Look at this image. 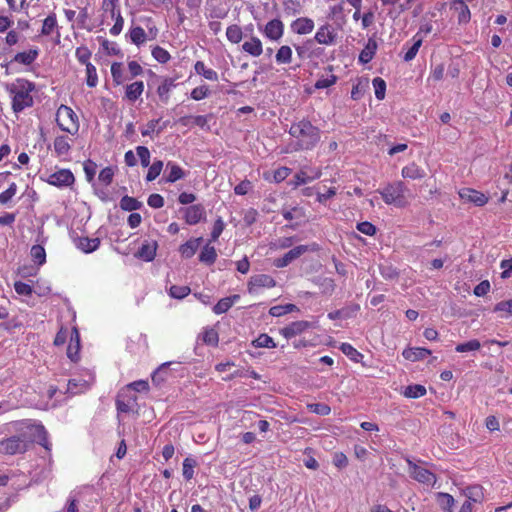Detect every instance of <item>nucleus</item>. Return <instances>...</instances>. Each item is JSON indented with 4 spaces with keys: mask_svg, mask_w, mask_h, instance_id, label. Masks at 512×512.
Here are the masks:
<instances>
[{
    "mask_svg": "<svg viewBox=\"0 0 512 512\" xmlns=\"http://www.w3.org/2000/svg\"><path fill=\"white\" fill-rule=\"evenodd\" d=\"M413 39H414L413 45L408 49V51L404 54V57H403V60L406 62H409L416 57V55L419 51V48L422 45V38H417V35H415Z\"/></svg>",
    "mask_w": 512,
    "mask_h": 512,
    "instance_id": "3c124183",
    "label": "nucleus"
},
{
    "mask_svg": "<svg viewBox=\"0 0 512 512\" xmlns=\"http://www.w3.org/2000/svg\"><path fill=\"white\" fill-rule=\"evenodd\" d=\"M431 354V351L422 347H413L404 349L402 356L409 361L415 362L424 359Z\"/></svg>",
    "mask_w": 512,
    "mask_h": 512,
    "instance_id": "4be33fe9",
    "label": "nucleus"
},
{
    "mask_svg": "<svg viewBox=\"0 0 512 512\" xmlns=\"http://www.w3.org/2000/svg\"><path fill=\"white\" fill-rule=\"evenodd\" d=\"M481 348V343L477 339H472L465 343H460L456 346L455 350L458 353L477 351Z\"/></svg>",
    "mask_w": 512,
    "mask_h": 512,
    "instance_id": "09e8293b",
    "label": "nucleus"
},
{
    "mask_svg": "<svg viewBox=\"0 0 512 512\" xmlns=\"http://www.w3.org/2000/svg\"><path fill=\"white\" fill-rule=\"evenodd\" d=\"M56 122L62 131L70 133L71 135L77 134L79 130L78 116L66 105H61L58 108Z\"/></svg>",
    "mask_w": 512,
    "mask_h": 512,
    "instance_id": "20e7f679",
    "label": "nucleus"
},
{
    "mask_svg": "<svg viewBox=\"0 0 512 512\" xmlns=\"http://www.w3.org/2000/svg\"><path fill=\"white\" fill-rule=\"evenodd\" d=\"M16 192L17 185L16 183L12 182L5 191L0 193V203L7 204L16 195Z\"/></svg>",
    "mask_w": 512,
    "mask_h": 512,
    "instance_id": "052dcab7",
    "label": "nucleus"
},
{
    "mask_svg": "<svg viewBox=\"0 0 512 512\" xmlns=\"http://www.w3.org/2000/svg\"><path fill=\"white\" fill-rule=\"evenodd\" d=\"M190 291L191 290L188 286L173 285L169 289V295L172 298L183 299L184 297L189 295Z\"/></svg>",
    "mask_w": 512,
    "mask_h": 512,
    "instance_id": "13d9d810",
    "label": "nucleus"
},
{
    "mask_svg": "<svg viewBox=\"0 0 512 512\" xmlns=\"http://www.w3.org/2000/svg\"><path fill=\"white\" fill-rule=\"evenodd\" d=\"M27 450V444L20 436H12L0 441V452L6 455L24 453Z\"/></svg>",
    "mask_w": 512,
    "mask_h": 512,
    "instance_id": "0eeeda50",
    "label": "nucleus"
},
{
    "mask_svg": "<svg viewBox=\"0 0 512 512\" xmlns=\"http://www.w3.org/2000/svg\"><path fill=\"white\" fill-rule=\"evenodd\" d=\"M299 311V308L294 304L276 305L270 308L269 314L273 317H280L287 313Z\"/></svg>",
    "mask_w": 512,
    "mask_h": 512,
    "instance_id": "473e14b6",
    "label": "nucleus"
},
{
    "mask_svg": "<svg viewBox=\"0 0 512 512\" xmlns=\"http://www.w3.org/2000/svg\"><path fill=\"white\" fill-rule=\"evenodd\" d=\"M426 394V388L420 384L408 385L405 387L403 395L407 398H420Z\"/></svg>",
    "mask_w": 512,
    "mask_h": 512,
    "instance_id": "f704fd0d",
    "label": "nucleus"
},
{
    "mask_svg": "<svg viewBox=\"0 0 512 512\" xmlns=\"http://www.w3.org/2000/svg\"><path fill=\"white\" fill-rule=\"evenodd\" d=\"M406 461L409 467V474L414 480L428 486H433L435 484L436 476L434 473L424 467L418 466L409 458H407Z\"/></svg>",
    "mask_w": 512,
    "mask_h": 512,
    "instance_id": "39448f33",
    "label": "nucleus"
},
{
    "mask_svg": "<svg viewBox=\"0 0 512 512\" xmlns=\"http://www.w3.org/2000/svg\"><path fill=\"white\" fill-rule=\"evenodd\" d=\"M467 500L472 502H481L483 498L482 488L480 486H471L466 489Z\"/></svg>",
    "mask_w": 512,
    "mask_h": 512,
    "instance_id": "5fc2aeb1",
    "label": "nucleus"
},
{
    "mask_svg": "<svg viewBox=\"0 0 512 512\" xmlns=\"http://www.w3.org/2000/svg\"><path fill=\"white\" fill-rule=\"evenodd\" d=\"M30 254L33 261L38 265H43L46 262V252L43 246L33 245Z\"/></svg>",
    "mask_w": 512,
    "mask_h": 512,
    "instance_id": "c03bdc74",
    "label": "nucleus"
},
{
    "mask_svg": "<svg viewBox=\"0 0 512 512\" xmlns=\"http://www.w3.org/2000/svg\"><path fill=\"white\" fill-rule=\"evenodd\" d=\"M377 47V42L373 38H369L364 49L359 54V62L362 64L370 62L377 51Z\"/></svg>",
    "mask_w": 512,
    "mask_h": 512,
    "instance_id": "bb28decb",
    "label": "nucleus"
},
{
    "mask_svg": "<svg viewBox=\"0 0 512 512\" xmlns=\"http://www.w3.org/2000/svg\"><path fill=\"white\" fill-rule=\"evenodd\" d=\"M86 66V83L89 87L93 88L98 83V76L96 67L92 63H87Z\"/></svg>",
    "mask_w": 512,
    "mask_h": 512,
    "instance_id": "603ef678",
    "label": "nucleus"
},
{
    "mask_svg": "<svg viewBox=\"0 0 512 512\" xmlns=\"http://www.w3.org/2000/svg\"><path fill=\"white\" fill-rule=\"evenodd\" d=\"M276 285V281L267 274H257L250 278L248 282V292L255 294L260 288H272Z\"/></svg>",
    "mask_w": 512,
    "mask_h": 512,
    "instance_id": "9d476101",
    "label": "nucleus"
},
{
    "mask_svg": "<svg viewBox=\"0 0 512 512\" xmlns=\"http://www.w3.org/2000/svg\"><path fill=\"white\" fill-rule=\"evenodd\" d=\"M401 174L404 178L417 180L422 179L426 176V172L423 168L412 162L402 168Z\"/></svg>",
    "mask_w": 512,
    "mask_h": 512,
    "instance_id": "b1692460",
    "label": "nucleus"
},
{
    "mask_svg": "<svg viewBox=\"0 0 512 512\" xmlns=\"http://www.w3.org/2000/svg\"><path fill=\"white\" fill-rule=\"evenodd\" d=\"M408 192V188L402 181L389 183L378 190V193L386 204L394 205L398 208H404L409 204Z\"/></svg>",
    "mask_w": 512,
    "mask_h": 512,
    "instance_id": "7ed1b4c3",
    "label": "nucleus"
},
{
    "mask_svg": "<svg viewBox=\"0 0 512 512\" xmlns=\"http://www.w3.org/2000/svg\"><path fill=\"white\" fill-rule=\"evenodd\" d=\"M102 47L108 55L122 56L121 50L115 42L104 39L102 41Z\"/></svg>",
    "mask_w": 512,
    "mask_h": 512,
    "instance_id": "0e129e2a",
    "label": "nucleus"
},
{
    "mask_svg": "<svg viewBox=\"0 0 512 512\" xmlns=\"http://www.w3.org/2000/svg\"><path fill=\"white\" fill-rule=\"evenodd\" d=\"M335 39L336 33L328 24L321 26L315 34V40L319 44L331 45L335 42Z\"/></svg>",
    "mask_w": 512,
    "mask_h": 512,
    "instance_id": "dca6fc26",
    "label": "nucleus"
},
{
    "mask_svg": "<svg viewBox=\"0 0 512 512\" xmlns=\"http://www.w3.org/2000/svg\"><path fill=\"white\" fill-rule=\"evenodd\" d=\"M156 250L157 242L153 241L152 243H143L135 256L146 262H150L154 260L156 256Z\"/></svg>",
    "mask_w": 512,
    "mask_h": 512,
    "instance_id": "412c9836",
    "label": "nucleus"
},
{
    "mask_svg": "<svg viewBox=\"0 0 512 512\" xmlns=\"http://www.w3.org/2000/svg\"><path fill=\"white\" fill-rule=\"evenodd\" d=\"M46 182L58 188H65L74 184L75 177L70 169H59L51 173Z\"/></svg>",
    "mask_w": 512,
    "mask_h": 512,
    "instance_id": "423d86ee",
    "label": "nucleus"
},
{
    "mask_svg": "<svg viewBox=\"0 0 512 512\" xmlns=\"http://www.w3.org/2000/svg\"><path fill=\"white\" fill-rule=\"evenodd\" d=\"M203 343L211 346H217L219 341L218 332L214 328H205L201 334Z\"/></svg>",
    "mask_w": 512,
    "mask_h": 512,
    "instance_id": "ea45409f",
    "label": "nucleus"
},
{
    "mask_svg": "<svg viewBox=\"0 0 512 512\" xmlns=\"http://www.w3.org/2000/svg\"><path fill=\"white\" fill-rule=\"evenodd\" d=\"M111 75H112L114 84L117 86L121 85L125 81V78L123 76L122 63L114 62L111 65Z\"/></svg>",
    "mask_w": 512,
    "mask_h": 512,
    "instance_id": "de8ad7c7",
    "label": "nucleus"
},
{
    "mask_svg": "<svg viewBox=\"0 0 512 512\" xmlns=\"http://www.w3.org/2000/svg\"><path fill=\"white\" fill-rule=\"evenodd\" d=\"M129 36L131 42L138 47L146 41V32L140 26L132 27L129 31Z\"/></svg>",
    "mask_w": 512,
    "mask_h": 512,
    "instance_id": "72a5a7b5",
    "label": "nucleus"
},
{
    "mask_svg": "<svg viewBox=\"0 0 512 512\" xmlns=\"http://www.w3.org/2000/svg\"><path fill=\"white\" fill-rule=\"evenodd\" d=\"M197 466V461L193 458L187 457L183 461V477L186 480H191L194 477V468Z\"/></svg>",
    "mask_w": 512,
    "mask_h": 512,
    "instance_id": "49530a36",
    "label": "nucleus"
},
{
    "mask_svg": "<svg viewBox=\"0 0 512 512\" xmlns=\"http://www.w3.org/2000/svg\"><path fill=\"white\" fill-rule=\"evenodd\" d=\"M252 345L256 348H275L276 343L273 338L268 334H260L255 340L252 341Z\"/></svg>",
    "mask_w": 512,
    "mask_h": 512,
    "instance_id": "a19ab883",
    "label": "nucleus"
},
{
    "mask_svg": "<svg viewBox=\"0 0 512 512\" xmlns=\"http://www.w3.org/2000/svg\"><path fill=\"white\" fill-rule=\"evenodd\" d=\"M74 333L76 335V342H73V336L70 338V343L67 347V356L73 361L76 362L79 358V350H80V337L79 332L76 328H74Z\"/></svg>",
    "mask_w": 512,
    "mask_h": 512,
    "instance_id": "7c9ffc66",
    "label": "nucleus"
},
{
    "mask_svg": "<svg viewBox=\"0 0 512 512\" xmlns=\"http://www.w3.org/2000/svg\"><path fill=\"white\" fill-rule=\"evenodd\" d=\"M194 70L198 75L203 76L207 80H210V81L218 80L217 72L211 68H207L203 61H197L194 64Z\"/></svg>",
    "mask_w": 512,
    "mask_h": 512,
    "instance_id": "c756f323",
    "label": "nucleus"
},
{
    "mask_svg": "<svg viewBox=\"0 0 512 512\" xmlns=\"http://www.w3.org/2000/svg\"><path fill=\"white\" fill-rule=\"evenodd\" d=\"M74 243L78 249L84 253H92L96 251L100 246V239L98 237L89 238L87 236H81L74 239Z\"/></svg>",
    "mask_w": 512,
    "mask_h": 512,
    "instance_id": "4468645a",
    "label": "nucleus"
},
{
    "mask_svg": "<svg viewBox=\"0 0 512 512\" xmlns=\"http://www.w3.org/2000/svg\"><path fill=\"white\" fill-rule=\"evenodd\" d=\"M436 500L440 508L445 512H453L454 498L448 493L439 492L436 495Z\"/></svg>",
    "mask_w": 512,
    "mask_h": 512,
    "instance_id": "2f4dec72",
    "label": "nucleus"
},
{
    "mask_svg": "<svg viewBox=\"0 0 512 512\" xmlns=\"http://www.w3.org/2000/svg\"><path fill=\"white\" fill-rule=\"evenodd\" d=\"M152 56L154 57L155 60L162 64L167 63L171 58L169 52L160 46H156L153 48Z\"/></svg>",
    "mask_w": 512,
    "mask_h": 512,
    "instance_id": "bf43d9fd",
    "label": "nucleus"
},
{
    "mask_svg": "<svg viewBox=\"0 0 512 512\" xmlns=\"http://www.w3.org/2000/svg\"><path fill=\"white\" fill-rule=\"evenodd\" d=\"M217 259V252L214 246L211 245L210 242H208L206 245L203 246L200 254H199V261L206 264V265H213Z\"/></svg>",
    "mask_w": 512,
    "mask_h": 512,
    "instance_id": "cd10ccee",
    "label": "nucleus"
},
{
    "mask_svg": "<svg viewBox=\"0 0 512 512\" xmlns=\"http://www.w3.org/2000/svg\"><path fill=\"white\" fill-rule=\"evenodd\" d=\"M57 28V19H56V15L54 13L48 15L44 20H43V25H42V29H41V34L42 35H45V36H48L50 35L54 29Z\"/></svg>",
    "mask_w": 512,
    "mask_h": 512,
    "instance_id": "79ce46f5",
    "label": "nucleus"
},
{
    "mask_svg": "<svg viewBox=\"0 0 512 512\" xmlns=\"http://www.w3.org/2000/svg\"><path fill=\"white\" fill-rule=\"evenodd\" d=\"M159 122H160V119L150 120L146 124L145 128L141 130L142 136H150L154 132H156L157 134H160L166 128L167 122H164L163 125L156 128Z\"/></svg>",
    "mask_w": 512,
    "mask_h": 512,
    "instance_id": "58836bf2",
    "label": "nucleus"
},
{
    "mask_svg": "<svg viewBox=\"0 0 512 512\" xmlns=\"http://www.w3.org/2000/svg\"><path fill=\"white\" fill-rule=\"evenodd\" d=\"M34 88L35 85L26 79H17L14 83L7 86V91L12 98V109L15 113H19L33 105L31 92Z\"/></svg>",
    "mask_w": 512,
    "mask_h": 512,
    "instance_id": "f03ea898",
    "label": "nucleus"
},
{
    "mask_svg": "<svg viewBox=\"0 0 512 512\" xmlns=\"http://www.w3.org/2000/svg\"><path fill=\"white\" fill-rule=\"evenodd\" d=\"M225 228V224L221 217L217 218L214 222L213 229L210 234V239L208 242L212 243L218 240L220 235L222 234Z\"/></svg>",
    "mask_w": 512,
    "mask_h": 512,
    "instance_id": "4d7b16f0",
    "label": "nucleus"
},
{
    "mask_svg": "<svg viewBox=\"0 0 512 512\" xmlns=\"http://www.w3.org/2000/svg\"><path fill=\"white\" fill-rule=\"evenodd\" d=\"M374 90H375V96L378 100H383L385 98V92H386V82L380 78L376 77L372 81Z\"/></svg>",
    "mask_w": 512,
    "mask_h": 512,
    "instance_id": "864d4df0",
    "label": "nucleus"
},
{
    "mask_svg": "<svg viewBox=\"0 0 512 512\" xmlns=\"http://www.w3.org/2000/svg\"><path fill=\"white\" fill-rule=\"evenodd\" d=\"M114 176V170L112 167H105L103 168L98 176V179L100 182H102L104 185H110L112 183Z\"/></svg>",
    "mask_w": 512,
    "mask_h": 512,
    "instance_id": "e2e57ef3",
    "label": "nucleus"
},
{
    "mask_svg": "<svg viewBox=\"0 0 512 512\" xmlns=\"http://www.w3.org/2000/svg\"><path fill=\"white\" fill-rule=\"evenodd\" d=\"M242 49L244 52L250 54L253 57H258L263 52L262 42L258 37L255 36L245 41L242 45Z\"/></svg>",
    "mask_w": 512,
    "mask_h": 512,
    "instance_id": "5701e85b",
    "label": "nucleus"
},
{
    "mask_svg": "<svg viewBox=\"0 0 512 512\" xmlns=\"http://www.w3.org/2000/svg\"><path fill=\"white\" fill-rule=\"evenodd\" d=\"M307 409L317 415L326 416L331 412V408L324 403H310L307 405Z\"/></svg>",
    "mask_w": 512,
    "mask_h": 512,
    "instance_id": "6e6d98bb",
    "label": "nucleus"
},
{
    "mask_svg": "<svg viewBox=\"0 0 512 512\" xmlns=\"http://www.w3.org/2000/svg\"><path fill=\"white\" fill-rule=\"evenodd\" d=\"M72 140L65 135L57 136L54 140V151L57 157L66 156L71 150Z\"/></svg>",
    "mask_w": 512,
    "mask_h": 512,
    "instance_id": "aec40b11",
    "label": "nucleus"
},
{
    "mask_svg": "<svg viewBox=\"0 0 512 512\" xmlns=\"http://www.w3.org/2000/svg\"><path fill=\"white\" fill-rule=\"evenodd\" d=\"M312 327H314V324L312 322L305 320L295 321L281 328L280 334L286 339H291L297 335L302 334L303 332Z\"/></svg>",
    "mask_w": 512,
    "mask_h": 512,
    "instance_id": "1a4fd4ad",
    "label": "nucleus"
},
{
    "mask_svg": "<svg viewBox=\"0 0 512 512\" xmlns=\"http://www.w3.org/2000/svg\"><path fill=\"white\" fill-rule=\"evenodd\" d=\"M340 350L355 362H358L360 358H363V355L349 343H342Z\"/></svg>",
    "mask_w": 512,
    "mask_h": 512,
    "instance_id": "8fccbe9b",
    "label": "nucleus"
},
{
    "mask_svg": "<svg viewBox=\"0 0 512 512\" xmlns=\"http://www.w3.org/2000/svg\"><path fill=\"white\" fill-rule=\"evenodd\" d=\"M239 298V295H232L230 297L220 299L213 307V312L217 315L227 312L232 307V305L239 300Z\"/></svg>",
    "mask_w": 512,
    "mask_h": 512,
    "instance_id": "c85d7f7f",
    "label": "nucleus"
},
{
    "mask_svg": "<svg viewBox=\"0 0 512 512\" xmlns=\"http://www.w3.org/2000/svg\"><path fill=\"white\" fill-rule=\"evenodd\" d=\"M283 32L284 25L279 19L269 21L264 29L265 36L273 41L279 40L283 36Z\"/></svg>",
    "mask_w": 512,
    "mask_h": 512,
    "instance_id": "2eb2a0df",
    "label": "nucleus"
},
{
    "mask_svg": "<svg viewBox=\"0 0 512 512\" xmlns=\"http://www.w3.org/2000/svg\"><path fill=\"white\" fill-rule=\"evenodd\" d=\"M185 222L188 225H196L206 217L205 207L202 204H195L180 210Z\"/></svg>",
    "mask_w": 512,
    "mask_h": 512,
    "instance_id": "6e6552de",
    "label": "nucleus"
},
{
    "mask_svg": "<svg viewBox=\"0 0 512 512\" xmlns=\"http://www.w3.org/2000/svg\"><path fill=\"white\" fill-rule=\"evenodd\" d=\"M227 39L234 44L239 43L242 40L243 32L240 26L230 25L226 30Z\"/></svg>",
    "mask_w": 512,
    "mask_h": 512,
    "instance_id": "37998d69",
    "label": "nucleus"
},
{
    "mask_svg": "<svg viewBox=\"0 0 512 512\" xmlns=\"http://www.w3.org/2000/svg\"><path fill=\"white\" fill-rule=\"evenodd\" d=\"M144 91V83L143 81H135L131 84L126 85L125 87V97L130 102L137 101Z\"/></svg>",
    "mask_w": 512,
    "mask_h": 512,
    "instance_id": "a878e982",
    "label": "nucleus"
},
{
    "mask_svg": "<svg viewBox=\"0 0 512 512\" xmlns=\"http://www.w3.org/2000/svg\"><path fill=\"white\" fill-rule=\"evenodd\" d=\"M177 86L176 78L162 77L157 88V94L162 103L167 104L170 100L171 91Z\"/></svg>",
    "mask_w": 512,
    "mask_h": 512,
    "instance_id": "ddd939ff",
    "label": "nucleus"
},
{
    "mask_svg": "<svg viewBox=\"0 0 512 512\" xmlns=\"http://www.w3.org/2000/svg\"><path fill=\"white\" fill-rule=\"evenodd\" d=\"M289 134L295 139L294 151L312 150L320 141V129L314 126L309 120L302 119L293 123Z\"/></svg>",
    "mask_w": 512,
    "mask_h": 512,
    "instance_id": "f257e3e1",
    "label": "nucleus"
},
{
    "mask_svg": "<svg viewBox=\"0 0 512 512\" xmlns=\"http://www.w3.org/2000/svg\"><path fill=\"white\" fill-rule=\"evenodd\" d=\"M39 49L37 47L30 49L28 51L17 53L12 62L22 64V65H31L38 57Z\"/></svg>",
    "mask_w": 512,
    "mask_h": 512,
    "instance_id": "393cba45",
    "label": "nucleus"
},
{
    "mask_svg": "<svg viewBox=\"0 0 512 512\" xmlns=\"http://www.w3.org/2000/svg\"><path fill=\"white\" fill-rule=\"evenodd\" d=\"M203 242L202 237L191 238L179 247L181 256L185 259H189L195 255L198 248Z\"/></svg>",
    "mask_w": 512,
    "mask_h": 512,
    "instance_id": "a211bd4d",
    "label": "nucleus"
},
{
    "mask_svg": "<svg viewBox=\"0 0 512 512\" xmlns=\"http://www.w3.org/2000/svg\"><path fill=\"white\" fill-rule=\"evenodd\" d=\"M494 312H505L503 317H507L512 314V299L507 301H501L494 307Z\"/></svg>",
    "mask_w": 512,
    "mask_h": 512,
    "instance_id": "774afa93",
    "label": "nucleus"
},
{
    "mask_svg": "<svg viewBox=\"0 0 512 512\" xmlns=\"http://www.w3.org/2000/svg\"><path fill=\"white\" fill-rule=\"evenodd\" d=\"M459 196L463 201L473 203L479 207L484 206L488 202V197L484 193L472 188H462L459 191Z\"/></svg>",
    "mask_w": 512,
    "mask_h": 512,
    "instance_id": "f8f14e48",
    "label": "nucleus"
},
{
    "mask_svg": "<svg viewBox=\"0 0 512 512\" xmlns=\"http://www.w3.org/2000/svg\"><path fill=\"white\" fill-rule=\"evenodd\" d=\"M282 216L284 217L285 220L287 221H292L294 219H297V220H300V219H303L305 217V211L302 207H298V206H295V207H292L290 209H282Z\"/></svg>",
    "mask_w": 512,
    "mask_h": 512,
    "instance_id": "c9c22d12",
    "label": "nucleus"
},
{
    "mask_svg": "<svg viewBox=\"0 0 512 512\" xmlns=\"http://www.w3.org/2000/svg\"><path fill=\"white\" fill-rule=\"evenodd\" d=\"M136 152L138 157L140 158L141 165L143 167H148L150 165V151L145 146L136 147Z\"/></svg>",
    "mask_w": 512,
    "mask_h": 512,
    "instance_id": "69168bd1",
    "label": "nucleus"
},
{
    "mask_svg": "<svg viewBox=\"0 0 512 512\" xmlns=\"http://www.w3.org/2000/svg\"><path fill=\"white\" fill-rule=\"evenodd\" d=\"M75 55L81 64L87 65V63H90L89 59L91 57V52L87 47H85V46L78 47L76 49Z\"/></svg>",
    "mask_w": 512,
    "mask_h": 512,
    "instance_id": "338daca9",
    "label": "nucleus"
},
{
    "mask_svg": "<svg viewBox=\"0 0 512 512\" xmlns=\"http://www.w3.org/2000/svg\"><path fill=\"white\" fill-rule=\"evenodd\" d=\"M291 29L294 33L299 35L309 34L314 29V22L307 17H301L294 20L291 24Z\"/></svg>",
    "mask_w": 512,
    "mask_h": 512,
    "instance_id": "6ab92c4d",
    "label": "nucleus"
},
{
    "mask_svg": "<svg viewBox=\"0 0 512 512\" xmlns=\"http://www.w3.org/2000/svg\"><path fill=\"white\" fill-rule=\"evenodd\" d=\"M275 58L278 64H290L292 61V49L287 45L281 46Z\"/></svg>",
    "mask_w": 512,
    "mask_h": 512,
    "instance_id": "e433bc0d",
    "label": "nucleus"
},
{
    "mask_svg": "<svg viewBox=\"0 0 512 512\" xmlns=\"http://www.w3.org/2000/svg\"><path fill=\"white\" fill-rule=\"evenodd\" d=\"M165 182L174 183L186 176L185 171L175 162L169 161L165 169Z\"/></svg>",
    "mask_w": 512,
    "mask_h": 512,
    "instance_id": "f3484780",
    "label": "nucleus"
},
{
    "mask_svg": "<svg viewBox=\"0 0 512 512\" xmlns=\"http://www.w3.org/2000/svg\"><path fill=\"white\" fill-rule=\"evenodd\" d=\"M78 492H71L67 502L66 506L64 508V512H78Z\"/></svg>",
    "mask_w": 512,
    "mask_h": 512,
    "instance_id": "680f3d73",
    "label": "nucleus"
},
{
    "mask_svg": "<svg viewBox=\"0 0 512 512\" xmlns=\"http://www.w3.org/2000/svg\"><path fill=\"white\" fill-rule=\"evenodd\" d=\"M142 203L134 197L123 196L120 200V208L125 211H135L140 209Z\"/></svg>",
    "mask_w": 512,
    "mask_h": 512,
    "instance_id": "4c0bfd02",
    "label": "nucleus"
},
{
    "mask_svg": "<svg viewBox=\"0 0 512 512\" xmlns=\"http://www.w3.org/2000/svg\"><path fill=\"white\" fill-rule=\"evenodd\" d=\"M163 166L164 163L162 160L155 159L152 165L149 167L148 173L146 175V180L148 182L155 180L160 175Z\"/></svg>",
    "mask_w": 512,
    "mask_h": 512,
    "instance_id": "a18cd8bd",
    "label": "nucleus"
},
{
    "mask_svg": "<svg viewBox=\"0 0 512 512\" xmlns=\"http://www.w3.org/2000/svg\"><path fill=\"white\" fill-rule=\"evenodd\" d=\"M309 250V247L307 245H299L291 250H289L287 253H285L281 258H277L274 261V265L277 268H284L288 266L292 261L299 258L301 255L306 253Z\"/></svg>",
    "mask_w": 512,
    "mask_h": 512,
    "instance_id": "9b49d317",
    "label": "nucleus"
}]
</instances>
